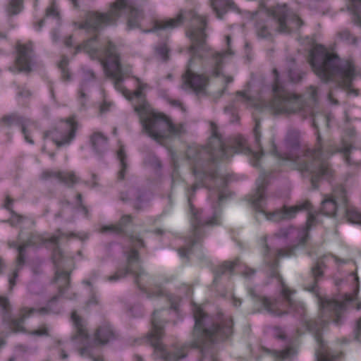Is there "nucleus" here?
I'll return each instance as SVG.
<instances>
[{"label": "nucleus", "instance_id": "nucleus-1", "mask_svg": "<svg viewBox=\"0 0 361 361\" xmlns=\"http://www.w3.org/2000/svg\"><path fill=\"white\" fill-rule=\"evenodd\" d=\"M272 72L274 78L273 97L270 100L266 101L261 95L250 97L247 90L236 92L238 101L254 109L252 118L255 123L253 129L255 149L249 146L247 139L240 134L229 137L226 144L218 132L216 124L211 122L212 135L207 145H189L184 154V159L189 162L195 179V183L190 188H185L191 231L184 238V245L177 250L179 257L187 262L192 257L200 261L206 259L202 246L206 227L221 224L223 204L233 195L227 185L236 180L235 175L221 173L218 170L219 164L229 161L235 154H243L249 157L250 164L253 167H261L265 153L261 144L259 114L265 112L272 115L300 113L305 118L311 119L312 126L316 130L315 146L312 149L307 148L302 157L299 156L301 149L298 130L291 129L287 132L284 146L288 152L285 153L279 151L274 137L271 138L269 153L277 160L279 171L298 170L304 176H309L312 188L317 189L322 179L330 181L334 177V172L328 160L329 157L334 154L342 153L348 166H361V161L352 162L350 156L356 137L353 128L344 130L340 146L331 142L324 146L319 128H330L334 117L330 112L319 106L317 88L310 85L307 87L304 94L290 92L281 83L277 69L274 68Z\"/></svg>", "mask_w": 361, "mask_h": 361}, {"label": "nucleus", "instance_id": "nucleus-2", "mask_svg": "<svg viewBox=\"0 0 361 361\" xmlns=\"http://www.w3.org/2000/svg\"><path fill=\"white\" fill-rule=\"evenodd\" d=\"M123 14L127 16V25L129 29L140 28L145 32H159L175 28L183 24L184 18L190 21L191 26L186 31L191 40V45L188 48L190 58L182 79L183 88L196 94L204 92L209 79L204 74H198L195 71H204L208 63L212 66L213 76H222L226 84L233 81L231 76L222 73L224 66L231 62L234 55L231 49V38L229 35L226 37L228 49L225 51L219 52L211 49L206 43L207 17L199 15L195 10L181 12L176 18L165 20H152V27L142 29V21L145 19L143 12L128 0H116L106 13L89 11L85 13L83 21L73 22L75 28L84 30L93 35L90 39L77 45L74 54L82 51L87 54L92 59L98 60L105 75L114 81V88L126 99L138 100L139 103L135 105L134 110L139 116L144 132L156 142L165 146L171 158H178L176 152L168 143L173 139L180 137L184 131L183 124L176 125L165 114L154 111L143 94L147 85L138 78H134L137 86L135 90L130 91L126 88L123 82L130 77L132 68L121 65L116 47L111 41L99 40V30L106 26L115 25Z\"/></svg>", "mask_w": 361, "mask_h": 361}, {"label": "nucleus", "instance_id": "nucleus-3", "mask_svg": "<svg viewBox=\"0 0 361 361\" xmlns=\"http://www.w3.org/2000/svg\"><path fill=\"white\" fill-rule=\"evenodd\" d=\"M272 173L262 171L256 180V190L247 196V201L256 213L257 220H258V215H262L264 219L271 221L290 219L295 217L300 211H307V216L305 226L295 228L290 226L281 228L275 234V237L279 239L294 243V246L273 252L267 245V236L264 235L260 238L264 261L268 269L267 274L269 277L275 279L281 286L282 299L272 301L258 293L256 288H250L247 290V293L254 305V310L251 313L267 312L274 316L281 317L290 314L295 317H298L304 331L312 334L317 344V348H329L323 339V331L329 323L333 322L338 325L341 323L347 310L361 309V300L358 299L360 281L357 273L353 271L349 275L352 279L350 293L342 294L340 300L326 298L319 294L318 281L323 276L324 265L322 259L318 260L312 268L313 281L305 289L312 293L317 298L321 316L317 320L308 319L305 304L292 298L295 291L290 290L283 282L279 272V261L281 258L296 256L299 250H306L310 230L322 223V214L331 217L336 216L337 213H341L348 221L361 225V212L349 205L347 192L343 185H336L331 195H325L321 204L320 212L313 210V205L308 200L298 202L294 206L284 205L274 212H267L265 192L269 179L272 177Z\"/></svg>", "mask_w": 361, "mask_h": 361}, {"label": "nucleus", "instance_id": "nucleus-4", "mask_svg": "<svg viewBox=\"0 0 361 361\" xmlns=\"http://www.w3.org/2000/svg\"><path fill=\"white\" fill-rule=\"evenodd\" d=\"M135 226L133 216L126 214L118 224L104 226L100 228L101 233L110 232L121 236L128 244L127 250H124L126 264L108 276L106 281H116L130 274L133 276L138 288L147 298H161L169 305V308L154 310L151 319L152 329L147 339L154 348L157 358L164 361H178L185 357L188 348H191L200 350L201 361H220L216 344L230 341L233 334V319L231 316H225L222 312H218L213 318L205 313L200 305L195 303H192L194 340L188 345H174L173 352L168 351L162 343L164 325L168 322L176 324L183 318L179 310L181 299L166 293L161 286H152L151 277L141 266L139 251L145 247V243L140 236L134 235Z\"/></svg>", "mask_w": 361, "mask_h": 361}, {"label": "nucleus", "instance_id": "nucleus-5", "mask_svg": "<svg viewBox=\"0 0 361 361\" xmlns=\"http://www.w3.org/2000/svg\"><path fill=\"white\" fill-rule=\"evenodd\" d=\"M71 238H76L83 241L88 238V234L85 232L63 233L61 229H58L51 236H47L46 233H33L31 231L27 233L24 228H21L18 239L8 243L9 247L17 249L18 252L16 259V267L8 279L10 289L15 286L18 271L25 264L26 249L30 247H38L43 246L52 250L51 260L56 269L54 283L59 288L58 294L48 302L46 307L39 309L23 307L20 311V317L18 319L12 318L8 298L0 296V307L4 310V323L13 332L29 334L33 336H47L48 330L44 326L38 329L27 331L23 326L24 321L35 313L41 315L59 314L61 310V299H75V295L69 293L70 275L74 269L75 259L82 258V252L79 250L76 256L68 257L63 254L59 247L61 242L65 240H68Z\"/></svg>", "mask_w": 361, "mask_h": 361}, {"label": "nucleus", "instance_id": "nucleus-6", "mask_svg": "<svg viewBox=\"0 0 361 361\" xmlns=\"http://www.w3.org/2000/svg\"><path fill=\"white\" fill-rule=\"evenodd\" d=\"M308 61L322 81L334 82L336 90L358 95V90L353 87L357 74L352 59H340L336 54L329 52L324 45L316 44L310 51Z\"/></svg>", "mask_w": 361, "mask_h": 361}, {"label": "nucleus", "instance_id": "nucleus-7", "mask_svg": "<svg viewBox=\"0 0 361 361\" xmlns=\"http://www.w3.org/2000/svg\"><path fill=\"white\" fill-rule=\"evenodd\" d=\"M271 18L278 23L277 31L281 33L290 34L297 32L303 25L302 20L291 11L286 4H279L268 8L264 0H262L259 9L252 15V19L256 21L255 27L259 37L272 39L271 33L267 25V20Z\"/></svg>", "mask_w": 361, "mask_h": 361}, {"label": "nucleus", "instance_id": "nucleus-8", "mask_svg": "<svg viewBox=\"0 0 361 361\" xmlns=\"http://www.w3.org/2000/svg\"><path fill=\"white\" fill-rule=\"evenodd\" d=\"M71 319L75 329V333L71 338V342L77 345L79 354L82 357L91 359L92 361H104L103 356L95 355V351L97 350L98 345L107 343L115 338V334L110 324L105 322L100 326L92 340L82 319L78 315L76 311L72 312Z\"/></svg>", "mask_w": 361, "mask_h": 361}, {"label": "nucleus", "instance_id": "nucleus-9", "mask_svg": "<svg viewBox=\"0 0 361 361\" xmlns=\"http://www.w3.org/2000/svg\"><path fill=\"white\" fill-rule=\"evenodd\" d=\"M214 274L213 286L216 288L224 277H228V280L235 274L248 278L255 273V269L248 267L239 257L233 261H224L222 263L212 267Z\"/></svg>", "mask_w": 361, "mask_h": 361}, {"label": "nucleus", "instance_id": "nucleus-10", "mask_svg": "<svg viewBox=\"0 0 361 361\" xmlns=\"http://www.w3.org/2000/svg\"><path fill=\"white\" fill-rule=\"evenodd\" d=\"M77 128L78 123L74 116L61 121L59 129L56 128L44 133L45 145H47L49 142L56 147L68 145L74 139Z\"/></svg>", "mask_w": 361, "mask_h": 361}, {"label": "nucleus", "instance_id": "nucleus-11", "mask_svg": "<svg viewBox=\"0 0 361 361\" xmlns=\"http://www.w3.org/2000/svg\"><path fill=\"white\" fill-rule=\"evenodd\" d=\"M32 43L30 42L25 44L17 43L16 47L17 56L15 66L10 68L11 71L14 72V70L17 69L18 72L28 73L32 70Z\"/></svg>", "mask_w": 361, "mask_h": 361}, {"label": "nucleus", "instance_id": "nucleus-12", "mask_svg": "<svg viewBox=\"0 0 361 361\" xmlns=\"http://www.w3.org/2000/svg\"><path fill=\"white\" fill-rule=\"evenodd\" d=\"M13 126L19 127L24 136L25 140L30 144H33V140L30 135L29 128L32 126H36V123L34 121L21 117L16 114L5 116L0 121V127H10Z\"/></svg>", "mask_w": 361, "mask_h": 361}, {"label": "nucleus", "instance_id": "nucleus-13", "mask_svg": "<svg viewBox=\"0 0 361 361\" xmlns=\"http://www.w3.org/2000/svg\"><path fill=\"white\" fill-rule=\"evenodd\" d=\"M44 180L54 179L68 185H72L78 180L73 171L46 170L42 173Z\"/></svg>", "mask_w": 361, "mask_h": 361}, {"label": "nucleus", "instance_id": "nucleus-14", "mask_svg": "<svg viewBox=\"0 0 361 361\" xmlns=\"http://www.w3.org/2000/svg\"><path fill=\"white\" fill-rule=\"evenodd\" d=\"M13 200L7 196L5 200L4 207L8 210L11 213V217L8 220L11 226L22 227L23 226H28L32 227L34 224L31 219L18 215L12 210V203Z\"/></svg>", "mask_w": 361, "mask_h": 361}, {"label": "nucleus", "instance_id": "nucleus-15", "mask_svg": "<svg viewBox=\"0 0 361 361\" xmlns=\"http://www.w3.org/2000/svg\"><path fill=\"white\" fill-rule=\"evenodd\" d=\"M210 4L219 19H222L224 15L228 11L240 12L236 4L231 0H211Z\"/></svg>", "mask_w": 361, "mask_h": 361}, {"label": "nucleus", "instance_id": "nucleus-16", "mask_svg": "<svg viewBox=\"0 0 361 361\" xmlns=\"http://www.w3.org/2000/svg\"><path fill=\"white\" fill-rule=\"evenodd\" d=\"M265 351L277 360H291L297 353V350L293 346H288L281 350L266 349Z\"/></svg>", "mask_w": 361, "mask_h": 361}, {"label": "nucleus", "instance_id": "nucleus-17", "mask_svg": "<svg viewBox=\"0 0 361 361\" xmlns=\"http://www.w3.org/2000/svg\"><path fill=\"white\" fill-rule=\"evenodd\" d=\"M85 79L82 82L78 90L79 99L82 106H85L83 101L85 99L86 95L85 92L87 90V87L95 81L96 75L91 70H87L84 72Z\"/></svg>", "mask_w": 361, "mask_h": 361}, {"label": "nucleus", "instance_id": "nucleus-18", "mask_svg": "<svg viewBox=\"0 0 361 361\" xmlns=\"http://www.w3.org/2000/svg\"><path fill=\"white\" fill-rule=\"evenodd\" d=\"M90 142L94 151L98 154L104 152L107 147V137L101 133H94L90 137Z\"/></svg>", "mask_w": 361, "mask_h": 361}, {"label": "nucleus", "instance_id": "nucleus-19", "mask_svg": "<svg viewBox=\"0 0 361 361\" xmlns=\"http://www.w3.org/2000/svg\"><path fill=\"white\" fill-rule=\"evenodd\" d=\"M348 10L354 24L361 28V0H349Z\"/></svg>", "mask_w": 361, "mask_h": 361}, {"label": "nucleus", "instance_id": "nucleus-20", "mask_svg": "<svg viewBox=\"0 0 361 361\" xmlns=\"http://www.w3.org/2000/svg\"><path fill=\"white\" fill-rule=\"evenodd\" d=\"M119 148L116 152V156L120 161L121 169L118 173V180H123L126 176L127 169V164L126 161V155L124 150V146L121 145V142H118Z\"/></svg>", "mask_w": 361, "mask_h": 361}, {"label": "nucleus", "instance_id": "nucleus-21", "mask_svg": "<svg viewBox=\"0 0 361 361\" xmlns=\"http://www.w3.org/2000/svg\"><path fill=\"white\" fill-rule=\"evenodd\" d=\"M219 295L220 296L231 300L234 307H239L242 303L241 300L235 296L232 286L231 287L227 286L224 290L220 292Z\"/></svg>", "mask_w": 361, "mask_h": 361}, {"label": "nucleus", "instance_id": "nucleus-22", "mask_svg": "<svg viewBox=\"0 0 361 361\" xmlns=\"http://www.w3.org/2000/svg\"><path fill=\"white\" fill-rule=\"evenodd\" d=\"M23 8V0H9L6 11L9 15L19 13Z\"/></svg>", "mask_w": 361, "mask_h": 361}, {"label": "nucleus", "instance_id": "nucleus-23", "mask_svg": "<svg viewBox=\"0 0 361 361\" xmlns=\"http://www.w3.org/2000/svg\"><path fill=\"white\" fill-rule=\"evenodd\" d=\"M68 59L66 56H63L58 63V68L60 69L61 73L62 79L64 81H68L71 79V73L68 69Z\"/></svg>", "mask_w": 361, "mask_h": 361}, {"label": "nucleus", "instance_id": "nucleus-24", "mask_svg": "<svg viewBox=\"0 0 361 361\" xmlns=\"http://www.w3.org/2000/svg\"><path fill=\"white\" fill-rule=\"evenodd\" d=\"M83 283L85 284L88 287V288L90 290V296L88 301L87 302L86 307L89 308L91 306L97 305L98 304V298H97L96 292L94 291V290L92 286L91 281L90 280H85V281H83Z\"/></svg>", "mask_w": 361, "mask_h": 361}, {"label": "nucleus", "instance_id": "nucleus-25", "mask_svg": "<svg viewBox=\"0 0 361 361\" xmlns=\"http://www.w3.org/2000/svg\"><path fill=\"white\" fill-rule=\"evenodd\" d=\"M144 163L145 166H150L155 171H160L161 169L160 160L154 154H149L145 159Z\"/></svg>", "mask_w": 361, "mask_h": 361}, {"label": "nucleus", "instance_id": "nucleus-26", "mask_svg": "<svg viewBox=\"0 0 361 361\" xmlns=\"http://www.w3.org/2000/svg\"><path fill=\"white\" fill-rule=\"evenodd\" d=\"M155 52L163 61H167L169 57V49L166 41H164L163 43L157 46L155 48Z\"/></svg>", "mask_w": 361, "mask_h": 361}, {"label": "nucleus", "instance_id": "nucleus-27", "mask_svg": "<svg viewBox=\"0 0 361 361\" xmlns=\"http://www.w3.org/2000/svg\"><path fill=\"white\" fill-rule=\"evenodd\" d=\"M305 73L298 69H289L287 72V76L290 82L298 83L302 80Z\"/></svg>", "mask_w": 361, "mask_h": 361}, {"label": "nucleus", "instance_id": "nucleus-28", "mask_svg": "<svg viewBox=\"0 0 361 361\" xmlns=\"http://www.w3.org/2000/svg\"><path fill=\"white\" fill-rule=\"evenodd\" d=\"M46 17L49 18L52 17L56 19L57 23H59L61 20L59 12L58 11V8L56 6L55 0H51L50 6L46 10Z\"/></svg>", "mask_w": 361, "mask_h": 361}, {"label": "nucleus", "instance_id": "nucleus-29", "mask_svg": "<svg viewBox=\"0 0 361 361\" xmlns=\"http://www.w3.org/2000/svg\"><path fill=\"white\" fill-rule=\"evenodd\" d=\"M341 39L350 44H355L357 42V37L353 35L349 30H344L338 33Z\"/></svg>", "mask_w": 361, "mask_h": 361}, {"label": "nucleus", "instance_id": "nucleus-30", "mask_svg": "<svg viewBox=\"0 0 361 361\" xmlns=\"http://www.w3.org/2000/svg\"><path fill=\"white\" fill-rule=\"evenodd\" d=\"M75 208L78 212L81 213L85 217H88V209L83 205L82 195L80 193L76 195Z\"/></svg>", "mask_w": 361, "mask_h": 361}, {"label": "nucleus", "instance_id": "nucleus-31", "mask_svg": "<svg viewBox=\"0 0 361 361\" xmlns=\"http://www.w3.org/2000/svg\"><path fill=\"white\" fill-rule=\"evenodd\" d=\"M101 94L103 97V102L99 105V112L104 114L110 110L111 107L113 106V103L106 100V93L104 90H101Z\"/></svg>", "mask_w": 361, "mask_h": 361}, {"label": "nucleus", "instance_id": "nucleus-32", "mask_svg": "<svg viewBox=\"0 0 361 361\" xmlns=\"http://www.w3.org/2000/svg\"><path fill=\"white\" fill-rule=\"evenodd\" d=\"M180 292L183 293L184 297L191 298L193 294V288L191 285L183 283L179 288Z\"/></svg>", "mask_w": 361, "mask_h": 361}, {"label": "nucleus", "instance_id": "nucleus-33", "mask_svg": "<svg viewBox=\"0 0 361 361\" xmlns=\"http://www.w3.org/2000/svg\"><path fill=\"white\" fill-rule=\"evenodd\" d=\"M224 111L226 114H231L232 116L231 121L235 122L239 120L237 110L233 106V105H228L225 107Z\"/></svg>", "mask_w": 361, "mask_h": 361}, {"label": "nucleus", "instance_id": "nucleus-34", "mask_svg": "<svg viewBox=\"0 0 361 361\" xmlns=\"http://www.w3.org/2000/svg\"><path fill=\"white\" fill-rule=\"evenodd\" d=\"M274 335L276 338L281 340H284L286 338V334L283 329L279 326L274 327Z\"/></svg>", "mask_w": 361, "mask_h": 361}, {"label": "nucleus", "instance_id": "nucleus-35", "mask_svg": "<svg viewBox=\"0 0 361 361\" xmlns=\"http://www.w3.org/2000/svg\"><path fill=\"white\" fill-rule=\"evenodd\" d=\"M355 337L357 341L361 342V317L357 322Z\"/></svg>", "mask_w": 361, "mask_h": 361}, {"label": "nucleus", "instance_id": "nucleus-36", "mask_svg": "<svg viewBox=\"0 0 361 361\" xmlns=\"http://www.w3.org/2000/svg\"><path fill=\"white\" fill-rule=\"evenodd\" d=\"M327 98L329 102L332 104H337L338 103V100L336 98H334V90H330L329 92L328 93Z\"/></svg>", "mask_w": 361, "mask_h": 361}, {"label": "nucleus", "instance_id": "nucleus-37", "mask_svg": "<svg viewBox=\"0 0 361 361\" xmlns=\"http://www.w3.org/2000/svg\"><path fill=\"white\" fill-rule=\"evenodd\" d=\"M63 43L67 47H71L73 46V44H74V39H73V35H70L68 37H67L64 41H63Z\"/></svg>", "mask_w": 361, "mask_h": 361}, {"label": "nucleus", "instance_id": "nucleus-38", "mask_svg": "<svg viewBox=\"0 0 361 361\" xmlns=\"http://www.w3.org/2000/svg\"><path fill=\"white\" fill-rule=\"evenodd\" d=\"M171 104L173 106L183 109V104L179 100H172L171 102Z\"/></svg>", "mask_w": 361, "mask_h": 361}, {"label": "nucleus", "instance_id": "nucleus-39", "mask_svg": "<svg viewBox=\"0 0 361 361\" xmlns=\"http://www.w3.org/2000/svg\"><path fill=\"white\" fill-rule=\"evenodd\" d=\"M30 94V92L29 90H23L20 92H19V95L21 97H27Z\"/></svg>", "mask_w": 361, "mask_h": 361}, {"label": "nucleus", "instance_id": "nucleus-40", "mask_svg": "<svg viewBox=\"0 0 361 361\" xmlns=\"http://www.w3.org/2000/svg\"><path fill=\"white\" fill-rule=\"evenodd\" d=\"M51 38L54 42H57L59 39V37L57 35V32L56 30H54L51 32Z\"/></svg>", "mask_w": 361, "mask_h": 361}, {"label": "nucleus", "instance_id": "nucleus-41", "mask_svg": "<svg viewBox=\"0 0 361 361\" xmlns=\"http://www.w3.org/2000/svg\"><path fill=\"white\" fill-rule=\"evenodd\" d=\"M45 19L40 20L37 23V30H40L44 25Z\"/></svg>", "mask_w": 361, "mask_h": 361}, {"label": "nucleus", "instance_id": "nucleus-42", "mask_svg": "<svg viewBox=\"0 0 361 361\" xmlns=\"http://www.w3.org/2000/svg\"><path fill=\"white\" fill-rule=\"evenodd\" d=\"M245 51L247 52V59H250V57L248 56V52L250 50V44L248 42H245Z\"/></svg>", "mask_w": 361, "mask_h": 361}, {"label": "nucleus", "instance_id": "nucleus-43", "mask_svg": "<svg viewBox=\"0 0 361 361\" xmlns=\"http://www.w3.org/2000/svg\"><path fill=\"white\" fill-rule=\"evenodd\" d=\"M70 1L71 2V4H73V6L75 8H77L79 7V4H78L77 0H70Z\"/></svg>", "mask_w": 361, "mask_h": 361}, {"label": "nucleus", "instance_id": "nucleus-44", "mask_svg": "<svg viewBox=\"0 0 361 361\" xmlns=\"http://www.w3.org/2000/svg\"><path fill=\"white\" fill-rule=\"evenodd\" d=\"M97 178L95 175H92V187H94L97 185Z\"/></svg>", "mask_w": 361, "mask_h": 361}, {"label": "nucleus", "instance_id": "nucleus-45", "mask_svg": "<svg viewBox=\"0 0 361 361\" xmlns=\"http://www.w3.org/2000/svg\"><path fill=\"white\" fill-rule=\"evenodd\" d=\"M42 151L45 153H47L50 157H53L54 156V154L53 152H49L46 151V147L44 146L42 149Z\"/></svg>", "mask_w": 361, "mask_h": 361}, {"label": "nucleus", "instance_id": "nucleus-46", "mask_svg": "<svg viewBox=\"0 0 361 361\" xmlns=\"http://www.w3.org/2000/svg\"><path fill=\"white\" fill-rule=\"evenodd\" d=\"M67 357H68V355L66 353V352H65L64 350H62V351L61 352V357L62 359H65V358H66Z\"/></svg>", "mask_w": 361, "mask_h": 361}, {"label": "nucleus", "instance_id": "nucleus-47", "mask_svg": "<svg viewBox=\"0 0 361 361\" xmlns=\"http://www.w3.org/2000/svg\"><path fill=\"white\" fill-rule=\"evenodd\" d=\"M5 340L2 338H0V348L5 345Z\"/></svg>", "mask_w": 361, "mask_h": 361}, {"label": "nucleus", "instance_id": "nucleus-48", "mask_svg": "<svg viewBox=\"0 0 361 361\" xmlns=\"http://www.w3.org/2000/svg\"><path fill=\"white\" fill-rule=\"evenodd\" d=\"M302 332L300 331V330L298 329L296 331V339H298L301 335Z\"/></svg>", "mask_w": 361, "mask_h": 361}, {"label": "nucleus", "instance_id": "nucleus-49", "mask_svg": "<svg viewBox=\"0 0 361 361\" xmlns=\"http://www.w3.org/2000/svg\"><path fill=\"white\" fill-rule=\"evenodd\" d=\"M49 91H50V94L51 95V97H54V90H53V87L51 85L49 87Z\"/></svg>", "mask_w": 361, "mask_h": 361}, {"label": "nucleus", "instance_id": "nucleus-50", "mask_svg": "<svg viewBox=\"0 0 361 361\" xmlns=\"http://www.w3.org/2000/svg\"><path fill=\"white\" fill-rule=\"evenodd\" d=\"M155 233H158V234H161V233H162V231L161 229H157L155 231Z\"/></svg>", "mask_w": 361, "mask_h": 361}, {"label": "nucleus", "instance_id": "nucleus-51", "mask_svg": "<svg viewBox=\"0 0 361 361\" xmlns=\"http://www.w3.org/2000/svg\"><path fill=\"white\" fill-rule=\"evenodd\" d=\"M333 257L334 258L336 262H337V263L339 262V259H338V257H336L335 256H334Z\"/></svg>", "mask_w": 361, "mask_h": 361}, {"label": "nucleus", "instance_id": "nucleus-52", "mask_svg": "<svg viewBox=\"0 0 361 361\" xmlns=\"http://www.w3.org/2000/svg\"><path fill=\"white\" fill-rule=\"evenodd\" d=\"M137 361H142V357H137Z\"/></svg>", "mask_w": 361, "mask_h": 361}, {"label": "nucleus", "instance_id": "nucleus-53", "mask_svg": "<svg viewBox=\"0 0 361 361\" xmlns=\"http://www.w3.org/2000/svg\"><path fill=\"white\" fill-rule=\"evenodd\" d=\"M113 133H114V135H116V128H114V129Z\"/></svg>", "mask_w": 361, "mask_h": 361}, {"label": "nucleus", "instance_id": "nucleus-54", "mask_svg": "<svg viewBox=\"0 0 361 361\" xmlns=\"http://www.w3.org/2000/svg\"><path fill=\"white\" fill-rule=\"evenodd\" d=\"M37 0H35V7L37 6Z\"/></svg>", "mask_w": 361, "mask_h": 361}, {"label": "nucleus", "instance_id": "nucleus-55", "mask_svg": "<svg viewBox=\"0 0 361 361\" xmlns=\"http://www.w3.org/2000/svg\"><path fill=\"white\" fill-rule=\"evenodd\" d=\"M167 78H168L169 79H170V78H171V74H169V75H168V76H167Z\"/></svg>", "mask_w": 361, "mask_h": 361}, {"label": "nucleus", "instance_id": "nucleus-56", "mask_svg": "<svg viewBox=\"0 0 361 361\" xmlns=\"http://www.w3.org/2000/svg\"><path fill=\"white\" fill-rule=\"evenodd\" d=\"M9 361H13V360L12 358H10Z\"/></svg>", "mask_w": 361, "mask_h": 361}, {"label": "nucleus", "instance_id": "nucleus-57", "mask_svg": "<svg viewBox=\"0 0 361 361\" xmlns=\"http://www.w3.org/2000/svg\"><path fill=\"white\" fill-rule=\"evenodd\" d=\"M0 37H1V35H0Z\"/></svg>", "mask_w": 361, "mask_h": 361}]
</instances>
